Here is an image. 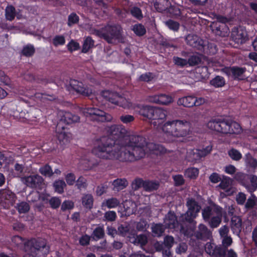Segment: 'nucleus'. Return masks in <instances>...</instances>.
<instances>
[{"label":"nucleus","mask_w":257,"mask_h":257,"mask_svg":"<svg viewBox=\"0 0 257 257\" xmlns=\"http://www.w3.org/2000/svg\"><path fill=\"white\" fill-rule=\"evenodd\" d=\"M122 29L120 25H108L105 27L103 38L109 43H114L121 39Z\"/></svg>","instance_id":"nucleus-8"},{"label":"nucleus","mask_w":257,"mask_h":257,"mask_svg":"<svg viewBox=\"0 0 257 257\" xmlns=\"http://www.w3.org/2000/svg\"><path fill=\"white\" fill-rule=\"evenodd\" d=\"M174 242V238L171 236H166L164 239V245L168 248H170L173 246Z\"/></svg>","instance_id":"nucleus-60"},{"label":"nucleus","mask_w":257,"mask_h":257,"mask_svg":"<svg viewBox=\"0 0 257 257\" xmlns=\"http://www.w3.org/2000/svg\"><path fill=\"white\" fill-rule=\"evenodd\" d=\"M187 61L190 66H195L200 62V59L198 56L194 55L190 57Z\"/></svg>","instance_id":"nucleus-63"},{"label":"nucleus","mask_w":257,"mask_h":257,"mask_svg":"<svg viewBox=\"0 0 257 257\" xmlns=\"http://www.w3.org/2000/svg\"><path fill=\"white\" fill-rule=\"evenodd\" d=\"M26 110H22L21 111L19 110H17L15 113L14 115L17 118H18L20 121L23 122H30L35 120V119L37 117V116H33L32 117H26Z\"/></svg>","instance_id":"nucleus-27"},{"label":"nucleus","mask_w":257,"mask_h":257,"mask_svg":"<svg viewBox=\"0 0 257 257\" xmlns=\"http://www.w3.org/2000/svg\"><path fill=\"white\" fill-rule=\"evenodd\" d=\"M25 251L27 254L24 257H45L49 252V246L44 239H32L25 244Z\"/></svg>","instance_id":"nucleus-4"},{"label":"nucleus","mask_w":257,"mask_h":257,"mask_svg":"<svg viewBox=\"0 0 257 257\" xmlns=\"http://www.w3.org/2000/svg\"><path fill=\"white\" fill-rule=\"evenodd\" d=\"M125 214L130 215L133 214L135 211V204L131 201H127L124 202L123 205Z\"/></svg>","instance_id":"nucleus-33"},{"label":"nucleus","mask_w":257,"mask_h":257,"mask_svg":"<svg viewBox=\"0 0 257 257\" xmlns=\"http://www.w3.org/2000/svg\"><path fill=\"white\" fill-rule=\"evenodd\" d=\"M120 97V95H119L118 94L115 92H112L111 94H110V97H109L108 101L111 102L112 103L117 105L118 103L119 102Z\"/></svg>","instance_id":"nucleus-61"},{"label":"nucleus","mask_w":257,"mask_h":257,"mask_svg":"<svg viewBox=\"0 0 257 257\" xmlns=\"http://www.w3.org/2000/svg\"><path fill=\"white\" fill-rule=\"evenodd\" d=\"M75 176L74 174L69 173L65 175V180L68 185H72L75 182Z\"/></svg>","instance_id":"nucleus-62"},{"label":"nucleus","mask_w":257,"mask_h":257,"mask_svg":"<svg viewBox=\"0 0 257 257\" xmlns=\"http://www.w3.org/2000/svg\"><path fill=\"white\" fill-rule=\"evenodd\" d=\"M148 226L149 225L147 222L143 220H141L138 222L136 225L137 229L139 231H144L148 227Z\"/></svg>","instance_id":"nucleus-64"},{"label":"nucleus","mask_w":257,"mask_h":257,"mask_svg":"<svg viewBox=\"0 0 257 257\" xmlns=\"http://www.w3.org/2000/svg\"><path fill=\"white\" fill-rule=\"evenodd\" d=\"M162 130L166 135V141L172 142L189 135L191 132V123L186 120H168L162 125Z\"/></svg>","instance_id":"nucleus-2"},{"label":"nucleus","mask_w":257,"mask_h":257,"mask_svg":"<svg viewBox=\"0 0 257 257\" xmlns=\"http://www.w3.org/2000/svg\"><path fill=\"white\" fill-rule=\"evenodd\" d=\"M231 228L233 233L238 235L241 230V219L238 216H233L231 220Z\"/></svg>","instance_id":"nucleus-21"},{"label":"nucleus","mask_w":257,"mask_h":257,"mask_svg":"<svg viewBox=\"0 0 257 257\" xmlns=\"http://www.w3.org/2000/svg\"><path fill=\"white\" fill-rule=\"evenodd\" d=\"M167 113L166 110L156 107L151 119V123L155 126H159L166 119Z\"/></svg>","instance_id":"nucleus-13"},{"label":"nucleus","mask_w":257,"mask_h":257,"mask_svg":"<svg viewBox=\"0 0 257 257\" xmlns=\"http://www.w3.org/2000/svg\"><path fill=\"white\" fill-rule=\"evenodd\" d=\"M39 172L42 175L47 177H51L53 174V172L51 167L48 165L41 167L39 169Z\"/></svg>","instance_id":"nucleus-43"},{"label":"nucleus","mask_w":257,"mask_h":257,"mask_svg":"<svg viewBox=\"0 0 257 257\" xmlns=\"http://www.w3.org/2000/svg\"><path fill=\"white\" fill-rule=\"evenodd\" d=\"M43 178L39 175H31L22 178V181L28 186L34 188L43 182Z\"/></svg>","instance_id":"nucleus-14"},{"label":"nucleus","mask_w":257,"mask_h":257,"mask_svg":"<svg viewBox=\"0 0 257 257\" xmlns=\"http://www.w3.org/2000/svg\"><path fill=\"white\" fill-rule=\"evenodd\" d=\"M164 223L165 225L170 228H175L178 226V222L177 217L174 213L171 212H168L166 216Z\"/></svg>","instance_id":"nucleus-19"},{"label":"nucleus","mask_w":257,"mask_h":257,"mask_svg":"<svg viewBox=\"0 0 257 257\" xmlns=\"http://www.w3.org/2000/svg\"><path fill=\"white\" fill-rule=\"evenodd\" d=\"M112 184L113 190L119 191L124 189L128 184L127 181L124 178H118L114 180Z\"/></svg>","instance_id":"nucleus-26"},{"label":"nucleus","mask_w":257,"mask_h":257,"mask_svg":"<svg viewBox=\"0 0 257 257\" xmlns=\"http://www.w3.org/2000/svg\"><path fill=\"white\" fill-rule=\"evenodd\" d=\"M202 216L211 227H217L221 222L222 209L219 206L212 204L202 210Z\"/></svg>","instance_id":"nucleus-5"},{"label":"nucleus","mask_w":257,"mask_h":257,"mask_svg":"<svg viewBox=\"0 0 257 257\" xmlns=\"http://www.w3.org/2000/svg\"><path fill=\"white\" fill-rule=\"evenodd\" d=\"M186 206L187 210L182 216L184 219L189 223H196L194 219L198 216L201 209V206L193 198H189L187 199Z\"/></svg>","instance_id":"nucleus-7"},{"label":"nucleus","mask_w":257,"mask_h":257,"mask_svg":"<svg viewBox=\"0 0 257 257\" xmlns=\"http://www.w3.org/2000/svg\"><path fill=\"white\" fill-rule=\"evenodd\" d=\"M212 85L216 87H222L225 84V81L222 77L217 76L210 81Z\"/></svg>","instance_id":"nucleus-42"},{"label":"nucleus","mask_w":257,"mask_h":257,"mask_svg":"<svg viewBox=\"0 0 257 257\" xmlns=\"http://www.w3.org/2000/svg\"><path fill=\"white\" fill-rule=\"evenodd\" d=\"M147 100L151 103L167 105L173 102V98L170 95L160 94L150 95L147 97Z\"/></svg>","instance_id":"nucleus-11"},{"label":"nucleus","mask_w":257,"mask_h":257,"mask_svg":"<svg viewBox=\"0 0 257 257\" xmlns=\"http://www.w3.org/2000/svg\"><path fill=\"white\" fill-rule=\"evenodd\" d=\"M79 21V17L75 13H71L68 18V25L69 27L77 24Z\"/></svg>","instance_id":"nucleus-52"},{"label":"nucleus","mask_w":257,"mask_h":257,"mask_svg":"<svg viewBox=\"0 0 257 257\" xmlns=\"http://www.w3.org/2000/svg\"><path fill=\"white\" fill-rule=\"evenodd\" d=\"M12 242L16 246L25 250V244L27 241H25L22 237L18 235L15 236L12 238Z\"/></svg>","instance_id":"nucleus-38"},{"label":"nucleus","mask_w":257,"mask_h":257,"mask_svg":"<svg viewBox=\"0 0 257 257\" xmlns=\"http://www.w3.org/2000/svg\"><path fill=\"white\" fill-rule=\"evenodd\" d=\"M205 250L210 255H214L216 252V245L211 242H207L205 245Z\"/></svg>","instance_id":"nucleus-46"},{"label":"nucleus","mask_w":257,"mask_h":257,"mask_svg":"<svg viewBox=\"0 0 257 257\" xmlns=\"http://www.w3.org/2000/svg\"><path fill=\"white\" fill-rule=\"evenodd\" d=\"M93 236L96 239L102 238L104 235V231L103 227L99 226L96 227L93 232Z\"/></svg>","instance_id":"nucleus-47"},{"label":"nucleus","mask_w":257,"mask_h":257,"mask_svg":"<svg viewBox=\"0 0 257 257\" xmlns=\"http://www.w3.org/2000/svg\"><path fill=\"white\" fill-rule=\"evenodd\" d=\"M93 199L90 194L85 195L82 198L83 205L87 208L90 209L93 205Z\"/></svg>","instance_id":"nucleus-36"},{"label":"nucleus","mask_w":257,"mask_h":257,"mask_svg":"<svg viewBox=\"0 0 257 257\" xmlns=\"http://www.w3.org/2000/svg\"><path fill=\"white\" fill-rule=\"evenodd\" d=\"M6 18L9 21H12L15 16V9L12 6H8L5 10Z\"/></svg>","instance_id":"nucleus-41"},{"label":"nucleus","mask_w":257,"mask_h":257,"mask_svg":"<svg viewBox=\"0 0 257 257\" xmlns=\"http://www.w3.org/2000/svg\"><path fill=\"white\" fill-rule=\"evenodd\" d=\"M228 155L234 161H239L242 157L241 153L236 149H232L228 151Z\"/></svg>","instance_id":"nucleus-44"},{"label":"nucleus","mask_w":257,"mask_h":257,"mask_svg":"<svg viewBox=\"0 0 257 257\" xmlns=\"http://www.w3.org/2000/svg\"><path fill=\"white\" fill-rule=\"evenodd\" d=\"M116 213L114 211H107L104 214V219L108 221H114L116 218Z\"/></svg>","instance_id":"nucleus-49"},{"label":"nucleus","mask_w":257,"mask_h":257,"mask_svg":"<svg viewBox=\"0 0 257 257\" xmlns=\"http://www.w3.org/2000/svg\"><path fill=\"white\" fill-rule=\"evenodd\" d=\"M1 201L8 204L13 205L17 199L16 195L9 190H4L0 191Z\"/></svg>","instance_id":"nucleus-15"},{"label":"nucleus","mask_w":257,"mask_h":257,"mask_svg":"<svg viewBox=\"0 0 257 257\" xmlns=\"http://www.w3.org/2000/svg\"><path fill=\"white\" fill-rule=\"evenodd\" d=\"M231 37L232 40L237 44H242L247 39L246 31L240 27L232 29Z\"/></svg>","instance_id":"nucleus-12"},{"label":"nucleus","mask_w":257,"mask_h":257,"mask_svg":"<svg viewBox=\"0 0 257 257\" xmlns=\"http://www.w3.org/2000/svg\"><path fill=\"white\" fill-rule=\"evenodd\" d=\"M81 112L89 120L94 121H110L112 119L111 115L97 108H84L81 109Z\"/></svg>","instance_id":"nucleus-6"},{"label":"nucleus","mask_w":257,"mask_h":257,"mask_svg":"<svg viewBox=\"0 0 257 257\" xmlns=\"http://www.w3.org/2000/svg\"><path fill=\"white\" fill-rule=\"evenodd\" d=\"M145 184V181L141 179H137L135 180L132 183V188L133 189L137 190L141 187L144 188V184Z\"/></svg>","instance_id":"nucleus-56"},{"label":"nucleus","mask_w":257,"mask_h":257,"mask_svg":"<svg viewBox=\"0 0 257 257\" xmlns=\"http://www.w3.org/2000/svg\"><path fill=\"white\" fill-rule=\"evenodd\" d=\"M120 205V201L115 197H111L103 200L101 207H107L108 209L115 208Z\"/></svg>","instance_id":"nucleus-23"},{"label":"nucleus","mask_w":257,"mask_h":257,"mask_svg":"<svg viewBox=\"0 0 257 257\" xmlns=\"http://www.w3.org/2000/svg\"><path fill=\"white\" fill-rule=\"evenodd\" d=\"M198 149H189L187 151L186 159L189 162H196L200 159Z\"/></svg>","instance_id":"nucleus-28"},{"label":"nucleus","mask_w":257,"mask_h":257,"mask_svg":"<svg viewBox=\"0 0 257 257\" xmlns=\"http://www.w3.org/2000/svg\"><path fill=\"white\" fill-rule=\"evenodd\" d=\"M130 12L132 15L138 20H140L143 18V15L141 10L137 7L132 8L130 10Z\"/></svg>","instance_id":"nucleus-45"},{"label":"nucleus","mask_w":257,"mask_h":257,"mask_svg":"<svg viewBox=\"0 0 257 257\" xmlns=\"http://www.w3.org/2000/svg\"><path fill=\"white\" fill-rule=\"evenodd\" d=\"M128 237L130 238V241L134 244H140L141 246H143L148 242V237L145 234H140L136 237L134 236L133 237Z\"/></svg>","instance_id":"nucleus-29"},{"label":"nucleus","mask_w":257,"mask_h":257,"mask_svg":"<svg viewBox=\"0 0 257 257\" xmlns=\"http://www.w3.org/2000/svg\"><path fill=\"white\" fill-rule=\"evenodd\" d=\"M16 208L20 213H25L30 209V206L28 203L23 201L17 204Z\"/></svg>","instance_id":"nucleus-40"},{"label":"nucleus","mask_w":257,"mask_h":257,"mask_svg":"<svg viewBox=\"0 0 257 257\" xmlns=\"http://www.w3.org/2000/svg\"><path fill=\"white\" fill-rule=\"evenodd\" d=\"M132 30L137 35L139 36L144 35L146 32L145 27L141 24H138L134 25Z\"/></svg>","instance_id":"nucleus-37"},{"label":"nucleus","mask_w":257,"mask_h":257,"mask_svg":"<svg viewBox=\"0 0 257 257\" xmlns=\"http://www.w3.org/2000/svg\"><path fill=\"white\" fill-rule=\"evenodd\" d=\"M245 71V68L233 67L230 68V72L235 78H240Z\"/></svg>","instance_id":"nucleus-31"},{"label":"nucleus","mask_w":257,"mask_h":257,"mask_svg":"<svg viewBox=\"0 0 257 257\" xmlns=\"http://www.w3.org/2000/svg\"><path fill=\"white\" fill-rule=\"evenodd\" d=\"M61 200L57 197H52L49 200L51 207L53 209L58 208L61 204Z\"/></svg>","instance_id":"nucleus-53"},{"label":"nucleus","mask_w":257,"mask_h":257,"mask_svg":"<svg viewBox=\"0 0 257 257\" xmlns=\"http://www.w3.org/2000/svg\"><path fill=\"white\" fill-rule=\"evenodd\" d=\"M153 79V74L148 72L143 74L139 78V80L141 81L149 82Z\"/></svg>","instance_id":"nucleus-57"},{"label":"nucleus","mask_w":257,"mask_h":257,"mask_svg":"<svg viewBox=\"0 0 257 257\" xmlns=\"http://www.w3.org/2000/svg\"><path fill=\"white\" fill-rule=\"evenodd\" d=\"M194 96L189 95L180 98L177 100V104L184 107H191L194 105Z\"/></svg>","instance_id":"nucleus-22"},{"label":"nucleus","mask_w":257,"mask_h":257,"mask_svg":"<svg viewBox=\"0 0 257 257\" xmlns=\"http://www.w3.org/2000/svg\"><path fill=\"white\" fill-rule=\"evenodd\" d=\"M226 125L225 127L227 131L224 132V134H239L242 132L240 125L236 122L226 121Z\"/></svg>","instance_id":"nucleus-18"},{"label":"nucleus","mask_w":257,"mask_h":257,"mask_svg":"<svg viewBox=\"0 0 257 257\" xmlns=\"http://www.w3.org/2000/svg\"><path fill=\"white\" fill-rule=\"evenodd\" d=\"M251 185L249 187L248 190L250 192L255 191L257 188V176L253 175H251L249 176Z\"/></svg>","instance_id":"nucleus-50"},{"label":"nucleus","mask_w":257,"mask_h":257,"mask_svg":"<svg viewBox=\"0 0 257 257\" xmlns=\"http://www.w3.org/2000/svg\"><path fill=\"white\" fill-rule=\"evenodd\" d=\"M70 84L74 90L84 96H90L93 92V89L91 87L85 86L82 82L76 80H71Z\"/></svg>","instance_id":"nucleus-10"},{"label":"nucleus","mask_w":257,"mask_h":257,"mask_svg":"<svg viewBox=\"0 0 257 257\" xmlns=\"http://www.w3.org/2000/svg\"><path fill=\"white\" fill-rule=\"evenodd\" d=\"M206 127L211 131L224 134L227 130L226 120L220 119H212L206 123Z\"/></svg>","instance_id":"nucleus-9"},{"label":"nucleus","mask_w":257,"mask_h":257,"mask_svg":"<svg viewBox=\"0 0 257 257\" xmlns=\"http://www.w3.org/2000/svg\"><path fill=\"white\" fill-rule=\"evenodd\" d=\"M187 43L192 47L201 50L203 47V42L197 36L189 34L186 37Z\"/></svg>","instance_id":"nucleus-17"},{"label":"nucleus","mask_w":257,"mask_h":257,"mask_svg":"<svg viewBox=\"0 0 257 257\" xmlns=\"http://www.w3.org/2000/svg\"><path fill=\"white\" fill-rule=\"evenodd\" d=\"M53 43L55 46L63 45L65 43V38L61 35L56 36L53 40Z\"/></svg>","instance_id":"nucleus-54"},{"label":"nucleus","mask_w":257,"mask_h":257,"mask_svg":"<svg viewBox=\"0 0 257 257\" xmlns=\"http://www.w3.org/2000/svg\"><path fill=\"white\" fill-rule=\"evenodd\" d=\"M160 184L158 181H145L144 189L148 192L156 190L159 187Z\"/></svg>","instance_id":"nucleus-30"},{"label":"nucleus","mask_w":257,"mask_h":257,"mask_svg":"<svg viewBox=\"0 0 257 257\" xmlns=\"http://www.w3.org/2000/svg\"><path fill=\"white\" fill-rule=\"evenodd\" d=\"M211 233L207 227L203 224L198 226V230L195 233V237L198 239H204L208 238Z\"/></svg>","instance_id":"nucleus-20"},{"label":"nucleus","mask_w":257,"mask_h":257,"mask_svg":"<svg viewBox=\"0 0 257 257\" xmlns=\"http://www.w3.org/2000/svg\"><path fill=\"white\" fill-rule=\"evenodd\" d=\"M173 60L175 64L180 67H183L188 64L187 60L178 57H174Z\"/></svg>","instance_id":"nucleus-55"},{"label":"nucleus","mask_w":257,"mask_h":257,"mask_svg":"<svg viewBox=\"0 0 257 257\" xmlns=\"http://www.w3.org/2000/svg\"><path fill=\"white\" fill-rule=\"evenodd\" d=\"M231 180L229 178H224L219 184L218 187L223 190H228L231 185Z\"/></svg>","instance_id":"nucleus-51"},{"label":"nucleus","mask_w":257,"mask_h":257,"mask_svg":"<svg viewBox=\"0 0 257 257\" xmlns=\"http://www.w3.org/2000/svg\"><path fill=\"white\" fill-rule=\"evenodd\" d=\"M59 115L61 118L56 125V133L60 142L64 144L69 141L70 137V134L65 131L66 127L63 123L68 124L78 122L80 117L70 112L64 111H60Z\"/></svg>","instance_id":"nucleus-3"},{"label":"nucleus","mask_w":257,"mask_h":257,"mask_svg":"<svg viewBox=\"0 0 257 257\" xmlns=\"http://www.w3.org/2000/svg\"><path fill=\"white\" fill-rule=\"evenodd\" d=\"M152 229L154 235L156 236H161L164 231V228L161 224L154 225L152 227Z\"/></svg>","instance_id":"nucleus-39"},{"label":"nucleus","mask_w":257,"mask_h":257,"mask_svg":"<svg viewBox=\"0 0 257 257\" xmlns=\"http://www.w3.org/2000/svg\"><path fill=\"white\" fill-rule=\"evenodd\" d=\"M109 131L116 139L114 142L101 144L92 150V153L100 159L132 162L143 158L147 153L157 154L164 152L161 145L147 143L142 136H126L127 131L122 125H112Z\"/></svg>","instance_id":"nucleus-1"},{"label":"nucleus","mask_w":257,"mask_h":257,"mask_svg":"<svg viewBox=\"0 0 257 257\" xmlns=\"http://www.w3.org/2000/svg\"><path fill=\"white\" fill-rule=\"evenodd\" d=\"M165 25L169 29L174 31H177L180 27V25L178 22L171 20L165 22Z\"/></svg>","instance_id":"nucleus-48"},{"label":"nucleus","mask_w":257,"mask_h":257,"mask_svg":"<svg viewBox=\"0 0 257 257\" xmlns=\"http://www.w3.org/2000/svg\"><path fill=\"white\" fill-rule=\"evenodd\" d=\"M117 231L119 234L126 236L127 234H136V231L130 224H121L117 228Z\"/></svg>","instance_id":"nucleus-24"},{"label":"nucleus","mask_w":257,"mask_h":257,"mask_svg":"<svg viewBox=\"0 0 257 257\" xmlns=\"http://www.w3.org/2000/svg\"><path fill=\"white\" fill-rule=\"evenodd\" d=\"M2 84L9 85L10 84V80L3 71L0 70V84Z\"/></svg>","instance_id":"nucleus-59"},{"label":"nucleus","mask_w":257,"mask_h":257,"mask_svg":"<svg viewBox=\"0 0 257 257\" xmlns=\"http://www.w3.org/2000/svg\"><path fill=\"white\" fill-rule=\"evenodd\" d=\"M155 108L156 107L150 105H141L137 104L136 111H138L141 115L149 119H151Z\"/></svg>","instance_id":"nucleus-16"},{"label":"nucleus","mask_w":257,"mask_h":257,"mask_svg":"<svg viewBox=\"0 0 257 257\" xmlns=\"http://www.w3.org/2000/svg\"><path fill=\"white\" fill-rule=\"evenodd\" d=\"M199 174V170L195 168H190L185 172V175L190 179H194L197 178Z\"/></svg>","instance_id":"nucleus-35"},{"label":"nucleus","mask_w":257,"mask_h":257,"mask_svg":"<svg viewBox=\"0 0 257 257\" xmlns=\"http://www.w3.org/2000/svg\"><path fill=\"white\" fill-rule=\"evenodd\" d=\"M94 41L90 37L86 38L84 41L82 46V52L83 53L87 52L91 48H92L94 45Z\"/></svg>","instance_id":"nucleus-32"},{"label":"nucleus","mask_w":257,"mask_h":257,"mask_svg":"<svg viewBox=\"0 0 257 257\" xmlns=\"http://www.w3.org/2000/svg\"><path fill=\"white\" fill-rule=\"evenodd\" d=\"M53 186L56 192L61 194L64 192V188L66 187V184L63 180H58L54 183Z\"/></svg>","instance_id":"nucleus-34"},{"label":"nucleus","mask_w":257,"mask_h":257,"mask_svg":"<svg viewBox=\"0 0 257 257\" xmlns=\"http://www.w3.org/2000/svg\"><path fill=\"white\" fill-rule=\"evenodd\" d=\"M137 105L132 103L129 99L120 96L117 105L126 109H137Z\"/></svg>","instance_id":"nucleus-25"},{"label":"nucleus","mask_w":257,"mask_h":257,"mask_svg":"<svg viewBox=\"0 0 257 257\" xmlns=\"http://www.w3.org/2000/svg\"><path fill=\"white\" fill-rule=\"evenodd\" d=\"M35 52V49L32 46H27L23 48L22 53L26 56H32Z\"/></svg>","instance_id":"nucleus-58"}]
</instances>
